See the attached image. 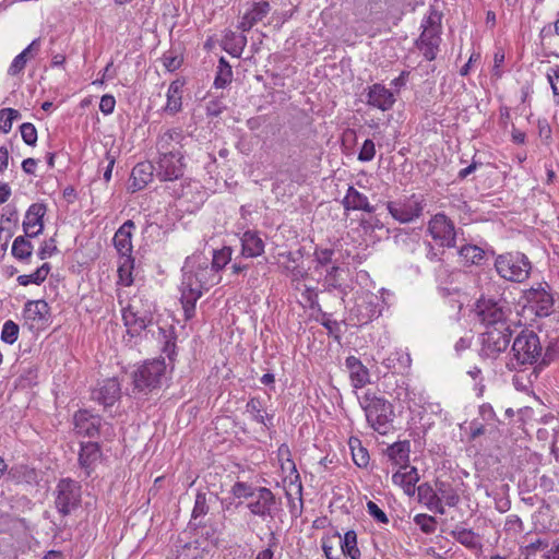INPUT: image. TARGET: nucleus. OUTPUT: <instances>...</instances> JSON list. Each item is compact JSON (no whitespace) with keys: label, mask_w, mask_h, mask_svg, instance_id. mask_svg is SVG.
Segmentation results:
<instances>
[{"label":"nucleus","mask_w":559,"mask_h":559,"mask_svg":"<svg viewBox=\"0 0 559 559\" xmlns=\"http://www.w3.org/2000/svg\"><path fill=\"white\" fill-rule=\"evenodd\" d=\"M181 271L180 301L185 317L189 320L194 316L195 304L202 297L203 292L218 284L221 276L210 267L209 258L202 253L188 257Z\"/></svg>","instance_id":"obj_1"},{"label":"nucleus","mask_w":559,"mask_h":559,"mask_svg":"<svg viewBox=\"0 0 559 559\" xmlns=\"http://www.w3.org/2000/svg\"><path fill=\"white\" fill-rule=\"evenodd\" d=\"M558 355L555 346H544L539 336L532 330H522L513 340L507 367L511 371L520 370L523 366H548Z\"/></svg>","instance_id":"obj_2"},{"label":"nucleus","mask_w":559,"mask_h":559,"mask_svg":"<svg viewBox=\"0 0 559 559\" xmlns=\"http://www.w3.org/2000/svg\"><path fill=\"white\" fill-rule=\"evenodd\" d=\"M368 424L380 435H385L393 421V406L383 397L367 392L360 400Z\"/></svg>","instance_id":"obj_3"},{"label":"nucleus","mask_w":559,"mask_h":559,"mask_svg":"<svg viewBox=\"0 0 559 559\" xmlns=\"http://www.w3.org/2000/svg\"><path fill=\"white\" fill-rule=\"evenodd\" d=\"M498 275L509 282L523 283L532 271L528 258L520 251H511L498 254L493 263Z\"/></svg>","instance_id":"obj_4"},{"label":"nucleus","mask_w":559,"mask_h":559,"mask_svg":"<svg viewBox=\"0 0 559 559\" xmlns=\"http://www.w3.org/2000/svg\"><path fill=\"white\" fill-rule=\"evenodd\" d=\"M475 311L486 329L508 325L507 319L511 312L506 299L493 297H480Z\"/></svg>","instance_id":"obj_5"},{"label":"nucleus","mask_w":559,"mask_h":559,"mask_svg":"<svg viewBox=\"0 0 559 559\" xmlns=\"http://www.w3.org/2000/svg\"><path fill=\"white\" fill-rule=\"evenodd\" d=\"M166 365L164 359L146 360L133 372V390L147 394L162 384Z\"/></svg>","instance_id":"obj_6"},{"label":"nucleus","mask_w":559,"mask_h":559,"mask_svg":"<svg viewBox=\"0 0 559 559\" xmlns=\"http://www.w3.org/2000/svg\"><path fill=\"white\" fill-rule=\"evenodd\" d=\"M425 207L426 199L424 195L415 193L404 200L386 203L389 213L402 224L411 223L420 217Z\"/></svg>","instance_id":"obj_7"},{"label":"nucleus","mask_w":559,"mask_h":559,"mask_svg":"<svg viewBox=\"0 0 559 559\" xmlns=\"http://www.w3.org/2000/svg\"><path fill=\"white\" fill-rule=\"evenodd\" d=\"M55 507L62 516L71 514L81 503V486L70 478L59 480L55 490Z\"/></svg>","instance_id":"obj_8"},{"label":"nucleus","mask_w":559,"mask_h":559,"mask_svg":"<svg viewBox=\"0 0 559 559\" xmlns=\"http://www.w3.org/2000/svg\"><path fill=\"white\" fill-rule=\"evenodd\" d=\"M512 336L509 325L489 328L481 335V354L487 358H496L503 353Z\"/></svg>","instance_id":"obj_9"},{"label":"nucleus","mask_w":559,"mask_h":559,"mask_svg":"<svg viewBox=\"0 0 559 559\" xmlns=\"http://www.w3.org/2000/svg\"><path fill=\"white\" fill-rule=\"evenodd\" d=\"M276 498L272 490L266 487H258L255 495L247 504L252 515L265 519H273L276 510Z\"/></svg>","instance_id":"obj_10"},{"label":"nucleus","mask_w":559,"mask_h":559,"mask_svg":"<svg viewBox=\"0 0 559 559\" xmlns=\"http://www.w3.org/2000/svg\"><path fill=\"white\" fill-rule=\"evenodd\" d=\"M428 230L435 240L444 247L455 246V228L453 222L443 213L436 214L429 222Z\"/></svg>","instance_id":"obj_11"},{"label":"nucleus","mask_w":559,"mask_h":559,"mask_svg":"<svg viewBox=\"0 0 559 559\" xmlns=\"http://www.w3.org/2000/svg\"><path fill=\"white\" fill-rule=\"evenodd\" d=\"M527 308L537 317H548L554 309L552 295L543 287L531 288L525 293Z\"/></svg>","instance_id":"obj_12"},{"label":"nucleus","mask_w":559,"mask_h":559,"mask_svg":"<svg viewBox=\"0 0 559 559\" xmlns=\"http://www.w3.org/2000/svg\"><path fill=\"white\" fill-rule=\"evenodd\" d=\"M183 154L159 155L156 174L163 181H174L183 176Z\"/></svg>","instance_id":"obj_13"},{"label":"nucleus","mask_w":559,"mask_h":559,"mask_svg":"<svg viewBox=\"0 0 559 559\" xmlns=\"http://www.w3.org/2000/svg\"><path fill=\"white\" fill-rule=\"evenodd\" d=\"M121 394L120 383L116 378H108L98 382L92 390L91 397L93 401L104 405L111 406Z\"/></svg>","instance_id":"obj_14"},{"label":"nucleus","mask_w":559,"mask_h":559,"mask_svg":"<svg viewBox=\"0 0 559 559\" xmlns=\"http://www.w3.org/2000/svg\"><path fill=\"white\" fill-rule=\"evenodd\" d=\"M103 419L87 409L78 411L73 417L74 430L78 435L94 438L99 435Z\"/></svg>","instance_id":"obj_15"},{"label":"nucleus","mask_w":559,"mask_h":559,"mask_svg":"<svg viewBox=\"0 0 559 559\" xmlns=\"http://www.w3.org/2000/svg\"><path fill=\"white\" fill-rule=\"evenodd\" d=\"M47 207L44 203H33L26 211L23 230L28 238H35L43 233L44 216Z\"/></svg>","instance_id":"obj_16"},{"label":"nucleus","mask_w":559,"mask_h":559,"mask_svg":"<svg viewBox=\"0 0 559 559\" xmlns=\"http://www.w3.org/2000/svg\"><path fill=\"white\" fill-rule=\"evenodd\" d=\"M185 135L180 129H169L162 133L156 142L157 152L159 155H171L178 156L182 153V141Z\"/></svg>","instance_id":"obj_17"},{"label":"nucleus","mask_w":559,"mask_h":559,"mask_svg":"<svg viewBox=\"0 0 559 559\" xmlns=\"http://www.w3.org/2000/svg\"><path fill=\"white\" fill-rule=\"evenodd\" d=\"M134 228V222L128 219L115 233L112 242L121 258H132V231Z\"/></svg>","instance_id":"obj_18"},{"label":"nucleus","mask_w":559,"mask_h":559,"mask_svg":"<svg viewBox=\"0 0 559 559\" xmlns=\"http://www.w3.org/2000/svg\"><path fill=\"white\" fill-rule=\"evenodd\" d=\"M122 318L126 326L128 328V332L132 336L139 335L152 323L153 320V316L150 312H141L135 310L133 306H129L123 310Z\"/></svg>","instance_id":"obj_19"},{"label":"nucleus","mask_w":559,"mask_h":559,"mask_svg":"<svg viewBox=\"0 0 559 559\" xmlns=\"http://www.w3.org/2000/svg\"><path fill=\"white\" fill-rule=\"evenodd\" d=\"M441 40V33L421 31L419 37L415 40V46L426 60L432 61L440 50Z\"/></svg>","instance_id":"obj_20"},{"label":"nucleus","mask_w":559,"mask_h":559,"mask_svg":"<svg viewBox=\"0 0 559 559\" xmlns=\"http://www.w3.org/2000/svg\"><path fill=\"white\" fill-rule=\"evenodd\" d=\"M367 104L382 111H386L395 104V97L384 85L376 83L369 87Z\"/></svg>","instance_id":"obj_21"},{"label":"nucleus","mask_w":559,"mask_h":559,"mask_svg":"<svg viewBox=\"0 0 559 559\" xmlns=\"http://www.w3.org/2000/svg\"><path fill=\"white\" fill-rule=\"evenodd\" d=\"M100 457L102 450L97 442L81 443L79 464L81 468L84 469L86 477L92 474Z\"/></svg>","instance_id":"obj_22"},{"label":"nucleus","mask_w":559,"mask_h":559,"mask_svg":"<svg viewBox=\"0 0 559 559\" xmlns=\"http://www.w3.org/2000/svg\"><path fill=\"white\" fill-rule=\"evenodd\" d=\"M345 366L349 372L352 385L355 389H361L370 381L369 370L362 365L360 359L355 356H348Z\"/></svg>","instance_id":"obj_23"},{"label":"nucleus","mask_w":559,"mask_h":559,"mask_svg":"<svg viewBox=\"0 0 559 559\" xmlns=\"http://www.w3.org/2000/svg\"><path fill=\"white\" fill-rule=\"evenodd\" d=\"M345 211H364L373 213L374 206L369 203L368 197L353 186H349L347 192L342 201Z\"/></svg>","instance_id":"obj_24"},{"label":"nucleus","mask_w":559,"mask_h":559,"mask_svg":"<svg viewBox=\"0 0 559 559\" xmlns=\"http://www.w3.org/2000/svg\"><path fill=\"white\" fill-rule=\"evenodd\" d=\"M418 501L424 503L430 511L444 514L445 509L441 503V498L437 493V489L429 483H423L417 487Z\"/></svg>","instance_id":"obj_25"},{"label":"nucleus","mask_w":559,"mask_h":559,"mask_svg":"<svg viewBox=\"0 0 559 559\" xmlns=\"http://www.w3.org/2000/svg\"><path fill=\"white\" fill-rule=\"evenodd\" d=\"M241 255L257 258L264 252V241L255 230H247L241 236Z\"/></svg>","instance_id":"obj_26"},{"label":"nucleus","mask_w":559,"mask_h":559,"mask_svg":"<svg viewBox=\"0 0 559 559\" xmlns=\"http://www.w3.org/2000/svg\"><path fill=\"white\" fill-rule=\"evenodd\" d=\"M271 7L267 1L253 3L252 8L242 16L239 28L243 32L250 31L253 25L262 21L270 12Z\"/></svg>","instance_id":"obj_27"},{"label":"nucleus","mask_w":559,"mask_h":559,"mask_svg":"<svg viewBox=\"0 0 559 559\" xmlns=\"http://www.w3.org/2000/svg\"><path fill=\"white\" fill-rule=\"evenodd\" d=\"M402 471H397L393 474L392 480L395 485H399L403 488L404 492L408 496H413L415 493V485L419 480V475L417 468L412 466L408 467L406 464L402 465Z\"/></svg>","instance_id":"obj_28"},{"label":"nucleus","mask_w":559,"mask_h":559,"mask_svg":"<svg viewBox=\"0 0 559 559\" xmlns=\"http://www.w3.org/2000/svg\"><path fill=\"white\" fill-rule=\"evenodd\" d=\"M185 82L181 80L173 81L167 91V103L164 111L169 115H176L182 108V87Z\"/></svg>","instance_id":"obj_29"},{"label":"nucleus","mask_w":559,"mask_h":559,"mask_svg":"<svg viewBox=\"0 0 559 559\" xmlns=\"http://www.w3.org/2000/svg\"><path fill=\"white\" fill-rule=\"evenodd\" d=\"M49 305L43 300H28L24 306V317L34 322L47 321L49 318Z\"/></svg>","instance_id":"obj_30"},{"label":"nucleus","mask_w":559,"mask_h":559,"mask_svg":"<svg viewBox=\"0 0 559 559\" xmlns=\"http://www.w3.org/2000/svg\"><path fill=\"white\" fill-rule=\"evenodd\" d=\"M247 45V37L245 35H237L233 31H228L222 40L223 49L233 57L239 58Z\"/></svg>","instance_id":"obj_31"},{"label":"nucleus","mask_w":559,"mask_h":559,"mask_svg":"<svg viewBox=\"0 0 559 559\" xmlns=\"http://www.w3.org/2000/svg\"><path fill=\"white\" fill-rule=\"evenodd\" d=\"M153 165L150 163H139L131 171L133 190L143 189L152 179Z\"/></svg>","instance_id":"obj_32"},{"label":"nucleus","mask_w":559,"mask_h":559,"mask_svg":"<svg viewBox=\"0 0 559 559\" xmlns=\"http://www.w3.org/2000/svg\"><path fill=\"white\" fill-rule=\"evenodd\" d=\"M336 544L340 545L344 556H348L350 559H359L360 550L357 547V534L355 531H347L343 537L336 533Z\"/></svg>","instance_id":"obj_33"},{"label":"nucleus","mask_w":559,"mask_h":559,"mask_svg":"<svg viewBox=\"0 0 559 559\" xmlns=\"http://www.w3.org/2000/svg\"><path fill=\"white\" fill-rule=\"evenodd\" d=\"M411 357L403 352H393L383 359L382 365L393 372L403 373L411 366Z\"/></svg>","instance_id":"obj_34"},{"label":"nucleus","mask_w":559,"mask_h":559,"mask_svg":"<svg viewBox=\"0 0 559 559\" xmlns=\"http://www.w3.org/2000/svg\"><path fill=\"white\" fill-rule=\"evenodd\" d=\"M460 257L465 263L473 265H484L487 262V253L476 245H465L459 250Z\"/></svg>","instance_id":"obj_35"},{"label":"nucleus","mask_w":559,"mask_h":559,"mask_svg":"<svg viewBox=\"0 0 559 559\" xmlns=\"http://www.w3.org/2000/svg\"><path fill=\"white\" fill-rule=\"evenodd\" d=\"M246 412L252 415V419L259 424L267 427V423H271L273 415L263 412V403L260 397L252 396L246 404Z\"/></svg>","instance_id":"obj_36"},{"label":"nucleus","mask_w":559,"mask_h":559,"mask_svg":"<svg viewBox=\"0 0 559 559\" xmlns=\"http://www.w3.org/2000/svg\"><path fill=\"white\" fill-rule=\"evenodd\" d=\"M409 441L394 442L386 449V454L395 464L405 465L409 460Z\"/></svg>","instance_id":"obj_37"},{"label":"nucleus","mask_w":559,"mask_h":559,"mask_svg":"<svg viewBox=\"0 0 559 559\" xmlns=\"http://www.w3.org/2000/svg\"><path fill=\"white\" fill-rule=\"evenodd\" d=\"M451 535L456 542L469 549L481 547L479 535L469 528L456 527L451 532Z\"/></svg>","instance_id":"obj_38"},{"label":"nucleus","mask_w":559,"mask_h":559,"mask_svg":"<svg viewBox=\"0 0 559 559\" xmlns=\"http://www.w3.org/2000/svg\"><path fill=\"white\" fill-rule=\"evenodd\" d=\"M436 489L438 496L441 498V503L444 501L448 507H456L460 502V496L450 483L437 480Z\"/></svg>","instance_id":"obj_39"},{"label":"nucleus","mask_w":559,"mask_h":559,"mask_svg":"<svg viewBox=\"0 0 559 559\" xmlns=\"http://www.w3.org/2000/svg\"><path fill=\"white\" fill-rule=\"evenodd\" d=\"M205 549L200 540L183 544L177 549L176 559H204Z\"/></svg>","instance_id":"obj_40"},{"label":"nucleus","mask_w":559,"mask_h":559,"mask_svg":"<svg viewBox=\"0 0 559 559\" xmlns=\"http://www.w3.org/2000/svg\"><path fill=\"white\" fill-rule=\"evenodd\" d=\"M38 39L33 40L21 53H19L12 61L9 68L10 75H16L22 72L27 63L28 55L38 47Z\"/></svg>","instance_id":"obj_41"},{"label":"nucleus","mask_w":559,"mask_h":559,"mask_svg":"<svg viewBox=\"0 0 559 559\" xmlns=\"http://www.w3.org/2000/svg\"><path fill=\"white\" fill-rule=\"evenodd\" d=\"M50 269V264L46 262L41 266H39L34 273L29 275H20L17 277V283L22 286H27L31 283L40 285L47 278Z\"/></svg>","instance_id":"obj_42"},{"label":"nucleus","mask_w":559,"mask_h":559,"mask_svg":"<svg viewBox=\"0 0 559 559\" xmlns=\"http://www.w3.org/2000/svg\"><path fill=\"white\" fill-rule=\"evenodd\" d=\"M33 252L32 242L24 236H17L12 245L11 253L17 260H26L31 258Z\"/></svg>","instance_id":"obj_43"},{"label":"nucleus","mask_w":559,"mask_h":559,"mask_svg":"<svg viewBox=\"0 0 559 559\" xmlns=\"http://www.w3.org/2000/svg\"><path fill=\"white\" fill-rule=\"evenodd\" d=\"M231 254L233 249L230 247H223L219 250H213V259L212 262H210V267L218 274V272L231 260Z\"/></svg>","instance_id":"obj_44"},{"label":"nucleus","mask_w":559,"mask_h":559,"mask_svg":"<svg viewBox=\"0 0 559 559\" xmlns=\"http://www.w3.org/2000/svg\"><path fill=\"white\" fill-rule=\"evenodd\" d=\"M358 308L361 316L360 321L367 322L381 314V309L379 308L378 298L376 296H371L368 301H364Z\"/></svg>","instance_id":"obj_45"},{"label":"nucleus","mask_w":559,"mask_h":559,"mask_svg":"<svg viewBox=\"0 0 559 559\" xmlns=\"http://www.w3.org/2000/svg\"><path fill=\"white\" fill-rule=\"evenodd\" d=\"M334 253L332 248L316 247L313 251L314 270L318 271L320 267L329 266L333 262Z\"/></svg>","instance_id":"obj_46"},{"label":"nucleus","mask_w":559,"mask_h":559,"mask_svg":"<svg viewBox=\"0 0 559 559\" xmlns=\"http://www.w3.org/2000/svg\"><path fill=\"white\" fill-rule=\"evenodd\" d=\"M210 511V507L207 503V495L205 492L199 491L195 496L194 506L191 513V519L197 521L201 518H204Z\"/></svg>","instance_id":"obj_47"},{"label":"nucleus","mask_w":559,"mask_h":559,"mask_svg":"<svg viewBox=\"0 0 559 559\" xmlns=\"http://www.w3.org/2000/svg\"><path fill=\"white\" fill-rule=\"evenodd\" d=\"M277 456H278V460L281 461L282 469H285V465L289 464L290 474H295V478L299 479V474L297 472L296 465H295L294 461L292 460L290 449L286 443H282L278 447Z\"/></svg>","instance_id":"obj_48"},{"label":"nucleus","mask_w":559,"mask_h":559,"mask_svg":"<svg viewBox=\"0 0 559 559\" xmlns=\"http://www.w3.org/2000/svg\"><path fill=\"white\" fill-rule=\"evenodd\" d=\"M21 118L19 110L13 108L0 109V129L3 133H9L12 129L13 120Z\"/></svg>","instance_id":"obj_49"},{"label":"nucleus","mask_w":559,"mask_h":559,"mask_svg":"<svg viewBox=\"0 0 559 559\" xmlns=\"http://www.w3.org/2000/svg\"><path fill=\"white\" fill-rule=\"evenodd\" d=\"M441 17L437 10L430 9L429 14L423 19L420 27L423 31L441 33Z\"/></svg>","instance_id":"obj_50"},{"label":"nucleus","mask_w":559,"mask_h":559,"mask_svg":"<svg viewBox=\"0 0 559 559\" xmlns=\"http://www.w3.org/2000/svg\"><path fill=\"white\" fill-rule=\"evenodd\" d=\"M340 272L341 267L337 264H333L326 269L324 276V286L326 290L331 292L333 289L341 288L342 284L340 281Z\"/></svg>","instance_id":"obj_51"},{"label":"nucleus","mask_w":559,"mask_h":559,"mask_svg":"<svg viewBox=\"0 0 559 559\" xmlns=\"http://www.w3.org/2000/svg\"><path fill=\"white\" fill-rule=\"evenodd\" d=\"M257 489H258V487H254L248 483L236 481L233 485L230 492L233 493L234 497H236L238 499H240V498H243V499L251 498L252 499L257 492Z\"/></svg>","instance_id":"obj_52"},{"label":"nucleus","mask_w":559,"mask_h":559,"mask_svg":"<svg viewBox=\"0 0 559 559\" xmlns=\"http://www.w3.org/2000/svg\"><path fill=\"white\" fill-rule=\"evenodd\" d=\"M123 261L120 263L119 267H118V275H119V280L120 282L126 285V286H129L132 284V269H133V264H134V259L133 258H122Z\"/></svg>","instance_id":"obj_53"},{"label":"nucleus","mask_w":559,"mask_h":559,"mask_svg":"<svg viewBox=\"0 0 559 559\" xmlns=\"http://www.w3.org/2000/svg\"><path fill=\"white\" fill-rule=\"evenodd\" d=\"M414 523L420 527L425 534H432L437 528V521L433 516L420 513L414 516Z\"/></svg>","instance_id":"obj_54"},{"label":"nucleus","mask_w":559,"mask_h":559,"mask_svg":"<svg viewBox=\"0 0 559 559\" xmlns=\"http://www.w3.org/2000/svg\"><path fill=\"white\" fill-rule=\"evenodd\" d=\"M20 328L12 320H8L4 322L1 331V341L7 344H13L16 342L19 336Z\"/></svg>","instance_id":"obj_55"},{"label":"nucleus","mask_w":559,"mask_h":559,"mask_svg":"<svg viewBox=\"0 0 559 559\" xmlns=\"http://www.w3.org/2000/svg\"><path fill=\"white\" fill-rule=\"evenodd\" d=\"M336 534L322 539V550L328 559H342L337 551Z\"/></svg>","instance_id":"obj_56"},{"label":"nucleus","mask_w":559,"mask_h":559,"mask_svg":"<svg viewBox=\"0 0 559 559\" xmlns=\"http://www.w3.org/2000/svg\"><path fill=\"white\" fill-rule=\"evenodd\" d=\"M20 131H21L23 141L27 145H31V146L35 145V143L37 141V130L33 123H31V122L22 123L20 127Z\"/></svg>","instance_id":"obj_57"},{"label":"nucleus","mask_w":559,"mask_h":559,"mask_svg":"<svg viewBox=\"0 0 559 559\" xmlns=\"http://www.w3.org/2000/svg\"><path fill=\"white\" fill-rule=\"evenodd\" d=\"M376 155V145L372 140L367 139L362 143V146L358 154V159L360 162H370L374 158Z\"/></svg>","instance_id":"obj_58"},{"label":"nucleus","mask_w":559,"mask_h":559,"mask_svg":"<svg viewBox=\"0 0 559 559\" xmlns=\"http://www.w3.org/2000/svg\"><path fill=\"white\" fill-rule=\"evenodd\" d=\"M158 330H159V333H162L164 338H165L164 346H163V352L171 360L173 357L176 354L175 337L171 335V333L167 334L166 330H164L163 328H159Z\"/></svg>","instance_id":"obj_59"},{"label":"nucleus","mask_w":559,"mask_h":559,"mask_svg":"<svg viewBox=\"0 0 559 559\" xmlns=\"http://www.w3.org/2000/svg\"><path fill=\"white\" fill-rule=\"evenodd\" d=\"M367 510L368 513L379 523L386 524L389 523V518L384 513L382 509L379 508V506L373 501L367 502Z\"/></svg>","instance_id":"obj_60"},{"label":"nucleus","mask_w":559,"mask_h":559,"mask_svg":"<svg viewBox=\"0 0 559 559\" xmlns=\"http://www.w3.org/2000/svg\"><path fill=\"white\" fill-rule=\"evenodd\" d=\"M225 109L226 105L221 98L211 99L206 104V114L211 117H218Z\"/></svg>","instance_id":"obj_61"},{"label":"nucleus","mask_w":559,"mask_h":559,"mask_svg":"<svg viewBox=\"0 0 559 559\" xmlns=\"http://www.w3.org/2000/svg\"><path fill=\"white\" fill-rule=\"evenodd\" d=\"M350 447H352V452H353V461L355 462V464L358 467H366L369 463L368 451L362 447H359L357 449V451L354 449V447L352 444H350Z\"/></svg>","instance_id":"obj_62"},{"label":"nucleus","mask_w":559,"mask_h":559,"mask_svg":"<svg viewBox=\"0 0 559 559\" xmlns=\"http://www.w3.org/2000/svg\"><path fill=\"white\" fill-rule=\"evenodd\" d=\"M58 251L55 239L50 238L49 240L45 241L43 246L38 250V258L40 260H46L50 258L52 254H55Z\"/></svg>","instance_id":"obj_63"},{"label":"nucleus","mask_w":559,"mask_h":559,"mask_svg":"<svg viewBox=\"0 0 559 559\" xmlns=\"http://www.w3.org/2000/svg\"><path fill=\"white\" fill-rule=\"evenodd\" d=\"M547 80L551 86L554 95L559 96V66H555L548 70Z\"/></svg>","instance_id":"obj_64"}]
</instances>
